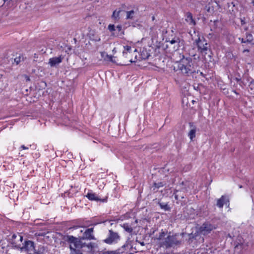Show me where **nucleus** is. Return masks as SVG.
Returning a JSON list of instances; mask_svg holds the SVG:
<instances>
[{"label":"nucleus","instance_id":"22","mask_svg":"<svg viewBox=\"0 0 254 254\" xmlns=\"http://www.w3.org/2000/svg\"><path fill=\"white\" fill-rule=\"evenodd\" d=\"M186 212L189 218H194L195 215L196 211L194 208H193L192 207H190L186 208Z\"/></svg>","mask_w":254,"mask_h":254},{"label":"nucleus","instance_id":"62","mask_svg":"<svg viewBox=\"0 0 254 254\" xmlns=\"http://www.w3.org/2000/svg\"><path fill=\"white\" fill-rule=\"evenodd\" d=\"M115 49H114V50H113V52H115Z\"/></svg>","mask_w":254,"mask_h":254},{"label":"nucleus","instance_id":"55","mask_svg":"<svg viewBox=\"0 0 254 254\" xmlns=\"http://www.w3.org/2000/svg\"><path fill=\"white\" fill-rule=\"evenodd\" d=\"M175 199H177V200L178 199V196H177V195H175Z\"/></svg>","mask_w":254,"mask_h":254},{"label":"nucleus","instance_id":"44","mask_svg":"<svg viewBox=\"0 0 254 254\" xmlns=\"http://www.w3.org/2000/svg\"><path fill=\"white\" fill-rule=\"evenodd\" d=\"M198 74H199V75H201L203 77H205V74H204L202 72H201L199 70H198Z\"/></svg>","mask_w":254,"mask_h":254},{"label":"nucleus","instance_id":"4","mask_svg":"<svg viewBox=\"0 0 254 254\" xmlns=\"http://www.w3.org/2000/svg\"><path fill=\"white\" fill-rule=\"evenodd\" d=\"M17 248H19L18 251L20 252H25L27 254H44V251L45 250L44 246H40L39 247L37 251L35 249V243L31 240L25 239L22 243V246L20 247L18 245H16Z\"/></svg>","mask_w":254,"mask_h":254},{"label":"nucleus","instance_id":"25","mask_svg":"<svg viewBox=\"0 0 254 254\" xmlns=\"http://www.w3.org/2000/svg\"><path fill=\"white\" fill-rule=\"evenodd\" d=\"M150 56V54L148 52L146 49L143 48L141 51H140V58L142 60L148 59Z\"/></svg>","mask_w":254,"mask_h":254},{"label":"nucleus","instance_id":"58","mask_svg":"<svg viewBox=\"0 0 254 254\" xmlns=\"http://www.w3.org/2000/svg\"><path fill=\"white\" fill-rule=\"evenodd\" d=\"M239 188H242V186L240 185V186H239Z\"/></svg>","mask_w":254,"mask_h":254},{"label":"nucleus","instance_id":"57","mask_svg":"<svg viewBox=\"0 0 254 254\" xmlns=\"http://www.w3.org/2000/svg\"><path fill=\"white\" fill-rule=\"evenodd\" d=\"M112 36H115V34H114V33H112Z\"/></svg>","mask_w":254,"mask_h":254},{"label":"nucleus","instance_id":"23","mask_svg":"<svg viewBox=\"0 0 254 254\" xmlns=\"http://www.w3.org/2000/svg\"><path fill=\"white\" fill-rule=\"evenodd\" d=\"M120 226L122 227L124 230L129 234H132L133 232V229L131 227L130 225L128 223H124L120 224Z\"/></svg>","mask_w":254,"mask_h":254},{"label":"nucleus","instance_id":"37","mask_svg":"<svg viewBox=\"0 0 254 254\" xmlns=\"http://www.w3.org/2000/svg\"><path fill=\"white\" fill-rule=\"evenodd\" d=\"M79 228H81V226L77 225L75 224V225H73V226L70 227L69 228H68V230H74L77 229Z\"/></svg>","mask_w":254,"mask_h":254},{"label":"nucleus","instance_id":"18","mask_svg":"<svg viewBox=\"0 0 254 254\" xmlns=\"http://www.w3.org/2000/svg\"><path fill=\"white\" fill-rule=\"evenodd\" d=\"M247 81L248 82V91L251 94H254V79L250 76L247 78Z\"/></svg>","mask_w":254,"mask_h":254},{"label":"nucleus","instance_id":"38","mask_svg":"<svg viewBox=\"0 0 254 254\" xmlns=\"http://www.w3.org/2000/svg\"><path fill=\"white\" fill-rule=\"evenodd\" d=\"M107 57L108 58V61L113 63H115V61H114L113 60V56H111V55H107Z\"/></svg>","mask_w":254,"mask_h":254},{"label":"nucleus","instance_id":"15","mask_svg":"<svg viewBox=\"0 0 254 254\" xmlns=\"http://www.w3.org/2000/svg\"><path fill=\"white\" fill-rule=\"evenodd\" d=\"M227 203L228 205H229V199L228 197L226 195H222L220 198L217 199L216 205L219 208H222L224 204L227 205Z\"/></svg>","mask_w":254,"mask_h":254},{"label":"nucleus","instance_id":"26","mask_svg":"<svg viewBox=\"0 0 254 254\" xmlns=\"http://www.w3.org/2000/svg\"><path fill=\"white\" fill-rule=\"evenodd\" d=\"M244 38L248 40V41L254 43V38L253 34L250 32H246L245 35L243 36Z\"/></svg>","mask_w":254,"mask_h":254},{"label":"nucleus","instance_id":"6","mask_svg":"<svg viewBox=\"0 0 254 254\" xmlns=\"http://www.w3.org/2000/svg\"><path fill=\"white\" fill-rule=\"evenodd\" d=\"M121 240V237L118 232L112 229L108 230L107 238L102 240V242L109 245L117 244Z\"/></svg>","mask_w":254,"mask_h":254},{"label":"nucleus","instance_id":"34","mask_svg":"<svg viewBox=\"0 0 254 254\" xmlns=\"http://www.w3.org/2000/svg\"><path fill=\"white\" fill-rule=\"evenodd\" d=\"M22 60H23V57H22ZM21 57L20 56H19L18 57H16L14 59V63H15L17 65L18 64L20 63V62H21Z\"/></svg>","mask_w":254,"mask_h":254},{"label":"nucleus","instance_id":"51","mask_svg":"<svg viewBox=\"0 0 254 254\" xmlns=\"http://www.w3.org/2000/svg\"><path fill=\"white\" fill-rule=\"evenodd\" d=\"M248 29V27L246 26V27H244L245 31H247Z\"/></svg>","mask_w":254,"mask_h":254},{"label":"nucleus","instance_id":"39","mask_svg":"<svg viewBox=\"0 0 254 254\" xmlns=\"http://www.w3.org/2000/svg\"><path fill=\"white\" fill-rule=\"evenodd\" d=\"M98 250H99V249ZM99 253V254H111V251H107L104 252H99V251H98L97 253Z\"/></svg>","mask_w":254,"mask_h":254},{"label":"nucleus","instance_id":"17","mask_svg":"<svg viewBox=\"0 0 254 254\" xmlns=\"http://www.w3.org/2000/svg\"><path fill=\"white\" fill-rule=\"evenodd\" d=\"M188 237V239H186V241L187 242L188 244L190 245L193 242L194 240L196 239V237H198L199 235L197 230L194 233H191L189 234H187L186 235Z\"/></svg>","mask_w":254,"mask_h":254},{"label":"nucleus","instance_id":"56","mask_svg":"<svg viewBox=\"0 0 254 254\" xmlns=\"http://www.w3.org/2000/svg\"><path fill=\"white\" fill-rule=\"evenodd\" d=\"M44 84V86H46V83L45 82H43Z\"/></svg>","mask_w":254,"mask_h":254},{"label":"nucleus","instance_id":"42","mask_svg":"<svg viewBox=\"0 0 254 254\" xmlns=\"http://www.w3.org/2000/svg\"><path fill=\"white\" fill-rule=\"evenodd\" d=\"M246 23L245 18H241V24L242 25H244Z\"/></svg>","mask_w":254,"mask_h":254},{"label":"nucleus","instance_id":"48","mask_svg":"<svg viewBox=\"0 0 254 254\" xmlns=\"http://www.w3.org/2000/svg\"><path fill=\"white\" fill-rule=\"evenodd\" d=\"M233 92L235 93L236 95H239V93L236 90H233Z\"/></svg>","mask_w":254,"mask_h":254},{"label":"nucleus","instance_id":"28","mask_svg":"<svg viewBox=\"0 0 254 254\" xmlns=\"http://www.w3.org/2000/svg\"><path fill=\"white\" fill-rule=\"evenodd\" d=\"M124 50L123 52V56L127 57V53L131 52V47L130 46L126 45L124 46Z\"/></svg>","mask_w":254,"mask_h":254},{"label":"nucleus","instance_id":"12","mask_svg":"<svg viewBox=\"0 0 254 254\" xmlns=\"http://www.w3.org/2000/svg\"><path fill=\"white\" fill-rule=\"evenodd\" d=\"M131 242L128 239L124 245L119 248L117 250L120 254H127L128 251H132L133 247L131 245Z\"/></svg>","mask_w":254,"mask_h":254},{"label":"nucleus","instance_id":"3","mask_svg":"<svg viewBox=\"0 0 254 254\" xmlns=\"http://www.w3.org/2000/svg\"><path fill=\"white\" fill-rule=\"evenodd\" d=\"M178 68L186 76L191 77L192 78H196L198 76V69H197V66L195 65V61L190 57H185L183 55L178 62Z\"/></svg>","mask_w":254,"mask_h":254},{"label":"nucleus","instance_id":"49","mask_svg":"<svg viewBox=\"0 0 254 254\" xmlns=\"http://www.w3.org/2000/svg\"><path fill=\"white\" fill-rule=\"evenodd\" d=\"M140 244L141 245V246H144L145 245V244L144 243V242H139Z\"/></svg>","mask_w":254,"mask_h":254},{"label":"nucleus","instance_id":"27","mask_svg":"<svg viewBox=\"0 0 254 254\" xmlns=\"http://www.w3.org/2000/svg\"><path fill=\"white\" fill-rule=\"evenodd\" d=\"M166 183L164 182H160L158 183L154 182L152 185V187L153 188V190H155V189H159L161 187H163L166 185Z\"/></svg>","mask_w":254,"mask_h":254},{"label":"nucleus","instance_id":"7","mask_svg":"<svg viewBox=\"0 0 254 254\" xmlns=\"http://www.w3.org/2000/svg\"><path fill=\"white\" fill-rule=\"evenodd\" d=\"M216 225H213L209 221L204 222L202 225L198 227L197 229L199 235L206 236L211 233V232L217 228Z\"/></svg>","mask_w":254,"mask_h":254},{"label":"nucleus","instance_id":"53","mask_svg":"<svg viewBox=\"0 0 254 254\" xmlns=\"http://www.w3.org/2000/svg\"><path fill=\"white\" fill-rule=\"evenodd\" d=\"M252 3L253 4V5L254 6V0H252Z\"/></svg>","mask_w":254,"mask_h":254},{"label":"nucleus","instance_id":"24","mask_svg":"<svg viewBox=\"0 0 254 254\" xmlns=\"http://www.w3.org/2000/svg\"><path fill=\"white\" fill-rule=\"evenodd\" d=\"M127 15L126 19H130V20H133L134 18L135 17V15L136 14V12L134 11L133 10H130L129 11H126Z\"/></svg>","mask_w":254,"mask_h":254},{"label":"nucleus","instance_id":"50","mask_svg":"<svg viewBox=\"0 0 254 254\" xmlns=\"http://www.w3.org/2000/svg\"><path fill=\"white\" fill-rule=\"evenodd\" d=\"M125 34V32L124 31H122L121 33V35H123Z\"/></svg>","mask_w":254,"mask_h":254},{"label":"nucleus","instance_id":"45","mask_svg":"<svg viewBox=\"0 0 254 254\" xmlns=\"http://www.w3.org/2000/svg\"><path fill=\"white\" fill-rule=\"evenodd\" d=\"M20 148H22V149H24V150H27V149H28L29 147H27V146H25L24 145H22L20 146Z\"/></svg>","mask_w":254,"mask_h":254},{"label":"nucleus","instance_id":"41","mask_svg":"<svg viewBox=\"0 0 254 254\" xmlns=\"http://www.w3.org/2000/svg\"><path fill=\"white\" fill-rule=\"evenodd\" d=\"M45 233L44 232H42V233H36V235L37 236H45Z\"/></svg>","mask_w":254,"mask_h":254},{"label":"nucleus","instance_id":"14","mask_svg":"<svg viewBox=\"0 0 254 254\" xmlns=\"http://www.w3.org/2000/svg\"><path fill=\"white\" fill-rule=\"evenodd\" d=\"M63 57L61 55L58 57H55L51 58L49 60V64L52 67L57 66L63 61Z\"/></svg>","mask_w":254,"mask_h":254},{"label":"nucleus","instance_id":"1","mask_svg":"<svg viewBox=\"0 0 254 254\" xmlns=\"http://www.w3.org/2000/svg\"><path fill=\"white\" fill-rule=\"evenodd\" d=\"M75 223L77 225H80L81 228H86L83 232L82 230H80L82 235L75 237L67 234L64 235L60 232L57 233L63 240L60 242V245L64 246L67 244L70 254H84V252L86 254H97L98 244L91 242V240H96L94 234V227L87 228V226L83 225V220L81 219L76 220Z\"/></svg>","mask_w":254,"mask_h":254},{"label":"nucleus","instance_id":"47","mask_svg":"<svg viewBox=\"0 0 254 254\" xmlns=\"http://www.w3.org/2000/svg\"><path fill=\"white\" fill-rule=\"evenodd\" d=\"M12 0H3V1H4V3H5V2H7V3L8 4L10 1H12Z\"/></svg>","mask_w":254,"mask_h":254},{"label":"nucleus","instance_id":"29","mask_svg":"<svg viewBox=\"0 0 254 254\" xmlns=\"http://www.w3.org/2000/svg\"><path fill=\"white\" fill-rule=\"evenodd\" d=\"M107 221H109V222H111V221H115L116 222V223H118L120 221L119 220H118V218H115L114 219H107V220H106L105 221H98L94 224H90L89 226H90V225H93V226H95L98 224H101L102 223H105Z\"/></svg>","mask_w":254,"mask_h":254},{"label":"nucleus","instance_id":"40","mask_svg":"<svg viewBox=\"0 0 254 254\" xmlns=\"http://www.w3.org/2000/svg\"><path fill=\"white\" fill-rule=\"evenodd\" d=\"M116 28L119 32L121 31L122 30V26L121 25H118Z\"/></svg>","mask_w":254,"mask_h":254},{"label":"nucleus","instance_id":"33","mask_svg":"<svg viewBox=\"0 0 254 254\" xmlns=\"http://www.w3.org/2000/svg\"><path fill=\"white\" fill-rule=\"evenodd\" d=\"M108 29L110 32H114L116 30V27L114 24H110L108 26Z\"/></svg>","mask_w":254,"mask_h":254},{"label":"nucleus","instance_id":"30","mask_svg":"<svg viewBox=\"0 0 254 254\" xmlns=\"http://www.w3.org/2000/svg\"><path fill=\"white\" fill-rule=\"evenodd\" d=\"M129 25L132 26L133 27H136L141 26L138 20H133L129 22Z\"/></svg>","mask_w":254,"mask_h":254},{"label":"nucleus","instance_id":"8","mask_svg":"<svg viewBox=\"0 0 254 254\" xmlns=\"http://www.w3.org/2000/svg\"><path fill=\"white\" fill-rule=\"evenodd\" d=\"M248 77L250 76H245L241 77L240 74H238L237 76L231 77V82L232 83L233 82H236V84L234 83L233 84V87L237 89H238V85H239L242 89H244L246 87L247 83H248L247 81V79Z\"/></svg>","mask_w":254,"mask_h":254},{"label":"nucleus","instance_id":"13","mask_svg":"<svg viewBox=\"0 0 254 254\" xmlns=\"http://www.w3.org/2000/svg\"><path fill=\"white\" fill-rule=\"evenodd\" d=\"M85 196L91 201H100L101 202H106L107 201L108 197H106L104 198H101L97 196L95 193L92 191H89Z\"/></svg>","mask_w":254,"mask_h":254},{"label":"nucleus","instance_id":"2","mask_svg":"<svg viewBox=\"0 0 254 254\" xmlns=\"http://www.w3.org/2000/svg\"><path fill=\"white\" fill-rule=\"evenodd\" d=\"M186 234L187 233L185 232L173 233L171 231L162 229L158 235H156V239L160 247L168 249L180 246L182 241L179 238V236L184 237Z\"/></svg>","mask_w":254,"mask_h":254},{"label":"nucleus","instance_id":"5","mask_svg":"<svg viewBox=\"0 0 254 254\" xmlns=\"http://www.w3.org/2000/svg\"><path fill=\"white\" fill-rule=\"evenodd\" d=\"M197 51L202 54H206L208 51H210V45L204 36H199L193 42Z\"/></svg>","mask_w":254,"mask_h":254},{"label":"nucleus","instance_id":"31","mask_svg":"<svg viewBox=\"0 0 254 254\" xmlns=\"http://www.w3.org/2000/svg\"><path fill=\"white\" fill-rule=\"evenodd\" d=\"M128 218H129V214L127 213H126L125 214L121 215L118 218V220H119L120 221H124V220L127 219Z\"/></svg>","mask_w":254,"mask_h":254},{"label":"nucleus","instance_id":"16","mask_svg":"<svg viewBox=\"0 0 254 254\" xmlns=\"http://www.w3.org/2000/svg\"><path fill=\"white\" fill-rule=\"evenodd\" d=\"M185 20L190 25L195 26L196 22L193 17L192 14L190 12H187L185 14Z\"/></svg>","mask_w":254,"mask_h":254},{"label":"nucleus","instance_id":"46","mask_svg":"<svg viewBox=\"0 0 254 254\" xmlns=\"http://www.w3.org/2000/svg\"><path fill=\"white\" fill-rule=\"evenodd\" d=\"M12 0H3V1H4V3H5V2H7V3L8 4L10 1H12Z\"/></svg>","mask_w":254,"mask_h":254},{"label":"nucleus","instance_id":"54","mask_svg":"<svg viewBox=\"0 0 254 254\" xmlns=\"http://www.w3.org/2000/svg\"><path fill=\"white\" fill-rule=\"evenodd\" d=\"M155 19V17L154 16H152V20H154Z\"/></svg>","mask_w":254,"mask_h":254},{"label":"nucleus","instance_id":"10","mask_svg":"<svg viewBox=\"0 0 254 254\" xmlns=\"http://www.w3.org/2000/svg\"><path fill=\"white\" fill-rule=\"evenodd\" d=\"M238 39L241 42L243 53L249 52L251 49L254 46V43H252L244 37H239Z\"/></svg>","mask_w":254,"mask_h":254},{"label":"nucleus","instance_id":"43","mask_svg":"<svg viewBox=\"0 0 254 254\" xmlns=\"http://www.w3.org/2000/svg\"><path fill=\"white\" fill-rule=\"evenodd\" d=\"M111 254H120L117 251V250H112L111 251Z\"/></svg>","mask_w":254,"mask_h":254},{"label":"nucleus","instance_id":"20","mask_svg":"<svg viewBox=\"0 0 254 254\" xmlns=\"http://www.w3.org/2000/svg\"><path fill=\"white\" fill-rule=\"evenodd\" d=\"M189 125L190 127L192 128L189 133V136L191 140H192L195 137V133H196V127L193 125V123H190Z\"/></svg>","mask_w":254,"mask_h":254},{"label":"nucleus","instance_id":"35","mask_svg":"<svg viewBox=\"0 0 254 254\" xmlns=\"http://www.w3.org/2000/svg\"><path fill=\"white\" fill-rule=\"evenodd\" d=\"M228 8H230V7H232L231 9H229L230 11H234V7H235V4L234 2L228 3Z\"/></svg>","mask_w":254,"mask_h":254},{"label":"nucleus","instance_id":"11","mask_svg":"<svg viewBox=\"0 0 254 254\" xmlns=\"http://www.w3.org/2000/svg\"><path fill=\"white\" fill-rule=\"evenodd\" d=\"M232 245L234 246L235 251L239 250L241 251L243 248L244 240L241 236H238L236 239L234 236L232 238Z\"/></svg>","mask_w":254,"mask_h":254},{"label":"nucleus","instance_id":"59","mask_svg":"<svg viewBox=\"0 0 254 254\" xmlns=\"http://www.w3.org/2000/svg\"><path fill=\"white\" fill-rule=\"evenodd\" d=\"M27 80H30L29 77H28Z\"/></svg>","mask_w":254,"mask_h":254},{"label":"nucleus","instance_id":"60","mask_svg":"<svg viewBox=\"0 0 254 254\" xmlns=\"http://www.w3.org/2000/svg\"><path fill=\"white\" fill-rule=\"evenodd\" d=\"M134 52H137V49H135L134 50Z\"/></svg>","mask_w":254,"mask_h":254},{"label":"nucleus","instance_id":"21","mask_svg":"<svg viewBox=\"0 0 254 254\" xmlns=\"http://www.w3.org/2000/svg\"><path fill=\"white\" fill-rule=\"evenodd\" d=\"M121 11L122 10L120 8L119 9H116L113 11L111 17L115 22H118L120 20V14Z\"/></svg>","mask_w":254,"mask_h":254},{"label":"nucleus","instance_id":"19","mask_svg":"<svg viewBox=\"0 0 254 254\" xmlns=\"http://www.w3.org/2000/svg\"><path fill=\"white\" fill-rule=\"evenodd\" d=\"M157 203V204L160 206L161 209L164 210L165 211H170L171 207L168 204V203L162 202L160 199H155L154 200Z\"/></svg>","mask_w":254,"mask_h":254},{"label":"nucleus","instance_id":"52","mask_svg":"<svg viewBox=\"0 0 254 254\" xmlns=\"http://www.w3.org/2000/svg\"><path fill=\"white\" fill-rule=\"evenodd\" d=\"M228 237H230V238H232H232H233L230 234H228Z\"/></svg>","mask_w":254,"mask_h":254},{"label":"nucleus","instance_id":"36","mask_svg":"<svg viewBox=\"0 0 254 254\" xmlns=\"http://www.w3.org/2000/svg\"><path fill=\"white\" fill-rule=\"evenodd\" d=\"M135 62H136V61H132V60L131 59L129 61V63H128V64L121 63L118 64H117L119 65H122V66H127V65H129L130 63H135Z\"/></svg>","mask_w":254,"mask_h":254},{"label":"nucleus","instance_id":"32","mask_svg":"<svg viewBox=\"0 0 254 254\" xmlns=\"http://www.w3.org/2000/svg\"><path fill=\"white\" fill-rule=\"evenodd\" d=\"M169 42L171 44H174L175 43H178V45H179L180 43V39L178 37H175L172 39L171 40L169 41Z\"/></svg>","mask_w":254,"mask_h":254},{"label":"nucleus","instance_id":"61","mask_svg":"<svg viewBox=\"0 0 254 254\" xmlns=\"http://www.w3.org/2000/svg\"><path fill=\"white\" fill-rule=\"evenodd\" d=\"M115 49H114V50H113V52H115Z\"/></svg>","mask_w":254,"mask_h":254},{"label":"nucleus","instance_id":"9","mask_svg":"<svg viewBox=\"0 0 254 254\" xmlns=\"http://www.w3.org/2000/svg\"><path fill=\"white\" fill-rule=\"evenodd\" d=\"M23 237L20 233L13 234L11 238L9 239V242L12 245V247L18 250L19 248H17L16 245L21 246V243H22Z\"/></svg>","mask_w":254,"mask_h":254}]
</instances>
